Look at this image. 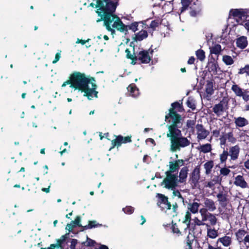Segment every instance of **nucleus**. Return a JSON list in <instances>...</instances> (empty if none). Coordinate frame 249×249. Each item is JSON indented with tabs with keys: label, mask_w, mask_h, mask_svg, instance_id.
I'll return each mask as SVG.
<instances>
[{
	"label": "nucleus",
	"mask_w": 249,
	"mask_h": 249,
	"mask_svg": "<svg viewBox=\"0 0 249 249\" xmlns=\"http://www.w3.org/2000/svg\"><path fill=\"white\" fill-rule=\"evenodd\" d=\"M96 0V13L100 17L96 20L97 22L103 20L107 30L112 31V28H115L121 32L126 33L127 27L123 24L119 17L112 14L118 5V2L112 1L111 0Z\"/></svg>",
	"instance_id": "f257e3e1"
},
{
	"label": "nucleus",
	"mask_w": 249,
	"mask_h": 249,
	"mask_svg": "<svg viewBox=\"0 0 249 249\" xmlns=\"http://www.w3.org/2000/svg\"><path fill=\"white\" fill-rule=\"evenodd\" d=\"M169 113L165 116V120L172 124L167 125V137L170 142V151L172 152L180 151L181 148L188 146L191 142L187 138L182 136L181 131L178 129L180 126V116L174 111V108L169 110Z\"/></svg>",
	"instance_id": "f03ea898"
},
{
	"label": "nucleus",
	"mask_w": 249,
	"mask_h": 249,
	"mask_svg": "<svg viewBox=\"0 0 249 249\" xmlns=\"http://www.w3.org/2000/svg\"><path fill=\"white\" fill-rule=\"evenodd\" d=\"M70 85L71 88L79 89L84 92V95L91 100L97 97L98 92L95 90L97 86L93 78H89L84 74L76 72L72 74L69 80L63 83L62 88Z\"/></svg>",
	"instance_id": "7ed1b4c3"
},
{
	"label": "nucleus",
	"mask_w": 249,
	"mask_h": 249,
	"mask_svg": "<svg viewBox=\"0 0 249 249\" xmlns=\"http://www.w3.org/2000/svg\"><path fill=\"white\" fill-rule=\"evenodd\" d=\"M165 177L160 183L161 186L166 189L173 190L179 186L177 174L165 172Z\"/></svg>",
	"instance_id": "20e7f679"
},
{
	"label": "nucleus",
	"mask_w": 249,
	"mask_h": 249,
	"mask_svg": "<svg viewBox=\"0 0 249 249\" xmlns=\"http://www.w3.org/2000/svg\"><path fill=\"white\" fill-rule=\"evenodd\" d=\"M196 129L198 142L205 139L210 134L209 130L201 124H196Z\"/></svg>",
	"instance_id": "39448f33"
},
{
	"label": "nucleus",
	"mask_w": 249,
	"mask_h": 249,
	"mask_svg": "<svg viewBox=\"0 0 249 249\" xmlns=\"http://www.w3.org/2000/svg\"><path fill=\"white\" fill-rule=\"evenodd\" d=\"M152 50H142L139 52L137 55V60L142 62H149L152 57Z\"/></svg>",
	"instance_id": "423d86ee"
},
{
	"label": "nucleus",
	"mask_w": 249,
	"mask_h": 249,
	"mask_svg": "<svg viewBox=\"0 0 249 249\" xmlns=\"http://www.w3.org/2000/svg\"><path fill=\"white\" fill-rule=\"evenodd\" d=\"M231 89L236 96L242 97L244 101L249 100V91L242 89L237 85H232Z\"/></svg>",
	"instance_id": "0eeeda50"
},
{
	"label": "nucleus",
	"mask_w": 249,
	"mask_h": 249,
	"mask_svg": "<svg viewBox=\"0 0 249 249\" xmlns=\"http://www.w3.org/2000/svg\"><path fill=\"white\" fill-rule=\"evenodd\" d=\"M222 177L218 175L213 174L211 176L210 180L206 181L204 183V187L209 188L212 189L215 188V185L221 182Z\"/></svg>",
	"instance_id": "6e6552de"
},
{
	"label": "nucleus",
	"mask_w": 249,
	"mask_h": 249,
	"mask_svg": "<svg viewBox=\"0 0 249 249\" xmlns=\"http://www.w3.org/2000/svg\"><path fill=\"white\" fill-rule=\"evenodd\" d=\"M131 141V137L129 136L123 137V136L119 135L117 136L116 138L111 141V144L112 145L109 150L110 151L115 146H120L122 143H125L129 142Z\"/></svg>",
	"instance_id": "1a4fd4ad"
},
{
	"label": "nucleus",
	"mask_w": 249,
	"mask_h": 249,
	"mask_svg": "<svg viewBox=\"0 0 249 249\" xmlns=\"http://www.w3.org/2000/svg\"><path fill=\"white\" fill-rule=\"evenodd\" d=\"M184 161L183 160H178L169 162V170L166 172L175 174L174 172L178 171L180 167L183 166Z\"/></svg>",
	"instance_id": "9d476101"
},
{
	"label": "nucleus",
	"mask_w": 249,
	"mask_h": 249,
	"mask_svg": "<svg viewBox=\"0 0 249 249\" xmlns=\"http://www.w3.org/2000/svg\"><path fill=\"white\" fill-rule=\"evenodd\" d=\"M227 104L226 102L222 100L213 106V110L217 116L219 117L223 115L226 109Z\"/></svg>",
	"instance_id": "9b49d317"
},
{
	"label": "nucleus",
	"mask_w": 249,
	"mask_h": 249,
	"mask_svg": "<svg viewBox=\"0 0 249 249\" xmlns=\"http://www.w3.org/2000/svg\"><path fill=\"white\" fill-rule=\"evenodd\" d=\"M204 208H201L200 209H204L206 212H213L216 209V205L215 202L212 199L205 198L203 202Z\"/></svg>",
	"instance_id": "f8f14e48"
},
{
	"label": "nucleus",
	"mask_w": 249,
	"mask_h": 249,
	"mask_svg": "<svg viewBox=\"0 0 249 249\" xmlns=\"http://www.w3.org/2000/svg\"><path fill=\"white\" fill-rule=\"evenodd\" d=\"M227 140L231 143H234L236 142V139L234 137L232 132L222 133L219 138L220 145H225Z\"/></svg>",
	"instance_id": "ddd939ff"
},
{
	"label": "nucleus",
	"mask_w": 249,
	"mask_h": 249,
	"mask_svg": "<svg viewBox=\"0 0 249 249\" xmlns=\"http://www.w3.org/2000/svg\"><path fill=\"white\" fill-rule=\"evenodd\" d=\"M233 183L235 186L243 189L248 187V183L245 180L243 176L241 175H238L235 178Z\"/></svg>",
	"instance_id": "4468645a"
},
{
	"label": "nucleus",
	"mask_w": 249,
	"mask_h": 249,
	"mask_svg": "<svg viewBox=\"0 0 249 249\" xmlns=\"http://www.w3.org/2000/svg\"><path fill=\"white\" fill-rule=\"evenodd\" d=\"M189 169L186 166L182 167L179 171L178 181L179 183H185L188 173Z\"/></svg>",
	"instance_id": "2eb2a0df"
},
{
	"label": "nucleus",
	"mask_w": 249,
	"mask_h": 249,
	"mask_svg": "<svg viewBox=\"0 0 249 249\" xmlns=\"http://www.w3.org/2000/svg\"><path fill=\"white\" fill-rule=\"evenodd\" d=\"M240 148L239 146L237 145L232 146L229 149V155L231 157V160H236L237 159Z\"/></svg>",
	"instance_id": "dca6fc26"
},
{
	"label": "nucleus",
	"mask_w": 249,
	"mask_h": 249,
	"mask_svg": "<svg viewBox=\"0 0 249 249\" xmlns=\"http://www.w3.org/2000/svg\"><path fill=\"white\" fill-rule=\"evenodd\" d=\"M81 217L80 216H76L74 220L72 221L70 223L67 224L66 227V229L68 230L69 231H71L76 226H81Z\"/></svg>",
	"instance_id": "f3484780"
},
{
	"label": "nucleus",
	"mask_w": 249,
	"mask_h": 249,
	"mask_svg": "<svg viewBox=\"0 0 249 249\" xmlns=\"http://www.w3.org/2000/svg\"><path fill=\"white\" fill-rule=\"evenodd\" d=\"M221 243V244L225 247L230 246L232 243L231 237L229 236H224L222 237L219 238L216 242V243Z\"/></svg>",
	"instance_id": "a211bd4d"
},
{
	"label": "nucleus",
	"mask_w": 249,
	"mask_h": 249,
	"mask_svg": "<svg viewBox=\"0 0 249 249\" xmlns=\"http://www.w3.org/2000/svg\"><path fill=\"white\" fill-rule=\"evenodd\" d=\"M199 207L200 203L196 202H193L188 204L187 209L188 211L192 213L196 214L198 213Z\"/></svg>",
	"instance_id": "6ab92c4d"
},
{
	"label": "nucleus",
	"mask_w": 249,
	"mask_h": 249,
	"mask_svg": "<svg viewBox=\"0 0 249 249\" xmlns=\"http://www.w3.org/2000/svg\"><path fill=\"white\" fill-rule=\"evenodd\" d=\"M244 14L243 9H232L230 12V15L232 16L236 20H237L238 18H241Z\"/></svg>",
	"instance_id": "aec40b11"
},
{
	"label": "nucleus",
	"mask_w": 249,
	"mask_h": 249,
	"mask_svg": "<svg viewBox=\"0 0 249 249\" xmlns=\"http://www.w3.org/2000/svg\"><path fill=\"white\" fill-rule=\"evenodd\" d=\"M127 89L130 95L133 97H137L140 94L139 89L133 84H130L127 88Z\"/></svg>",
	"instance_id": "412c9836"
},
{
	"label": "nucleus",
	"mask_w": 249,
	"mask_h": 249,
	"mask_svg": "<svg viewBox=\"0 0 249 249\" xmlns=\"http://www.w3.org/2000/svg\"><path fill=\"white\" fill-rule=\"evenodd\" d=\"M215 89L214 82L213 80H208L206 85V92L208 94H213Z\"/></svg>",
	"instance_id": "4be33fe9"
},
{
	"label": "nucleus",
	"mask_w": 249,
	"mask_h": 249,
	"mask_svg": "<svg viewBox=\"0 0 249 249\" xmlns=\"http://www.w3.org/2000/svg\"><path fill=\"white\" fill-rule=\"evenodd\" d=\"M218 201L221 206H225L228 202L227 195L223 192H220L217 195Z\"/></svg>",
	"instance_id": "5701e85b"
},
{
	"label": "nucleus",
	"mask_w": 249,
	"mask_h": 249,
	"mask_svg": "<svg viewBox=\"0 0 249 249\" xmlns=\"http://www.w3.org/2000/svg\"><path fill=\"white\" fill-rule=\"evenodd\" d=\"M200 179V169L199 167H196L192 173V181L194 184L198 183Z\"/></svg>",
	"instance_id": "b1692460"
},
{
	"label": "nucleus",
	"mask_w": 249,
	"mask_h": 249,
	"mask_svg": "<svg viewBox=\"0 0 249 249\" xmlns=\"http://www.w3.org/2000/svg\"><path fill=\"white\" fill-rule=\"evenodd\" d=\"M207 236L212 239H214L218 236V232L216 230L212 229L209 224L206 225Z\"/></svg>",
	"instance_id": "393cba45"
},
{
	"label": "nucleus",
	"mask_w": 249,
	"mask_h": 249,
	"mask_svg": "<svg viewBox=\"0 0 249 249\" xmlns=\"http://www.w3.org/2000/svg\"><path fill=\"white\" fill-rule=\"evenodd\" d=\"M126 53V57L128 59H130L132 61L137 60V56L134 53V48H131V49H126L125 51Z\"/></svg>",
	"instance_id": "a878e982"
},
{
	"label": "nucleus",
	"mask_w": 249,
	"mask_h": 249,
	"mask_svg": "<svg viewBox=\"0 0 249 249\" xmlns=\"http://www.w3.org/2000/svg\"><path fill=\"white\" fill-rule=\"evenodd\" d=\"M236 125L239 127H243L249 124L248 121L244 117H239L235 119Z\"/></svg>",
	"instance_id": "bb28decb"
},
{
	"label": "nucleus",
	"mask_w": 249,
	"mask_h": 249,
	"mask_svg": "<svg viewBox=\"0 0 249 249\" xmlns=\"http://www.w3.org/2000/svg\"><path fill=\"white\" fill-rule=\"evenodd\" d=\"M236 44L238 47L241 49L245 48L248 44L247 38L245 36H241L238 38L236 41Z\"/></svg>",
	"instance_id": "cd10ccee"
},
{
	"label": "nucleus",
	"mask_w": 249,
	"mask_h": 249,
	"mask_svg": "<svg viewBox=\"0 0 249 249\" xmlns=\"http://www.w3.org/2000/svg\"><path fill=\"white\" fill-rule=\"evenodd\" d=\"M197 149L200 152H202L203 153L210 152L212 150V146L210 143H206L200 145L199 147H197Z\"/></svg>",
	"instance_id": "c85d7f7f"
},
{
	"label": "nucleus",
	"mask_w": 249,
	"mask_h": 249,
	"mask_svg": "<svg viewBox=\"0 0 249 249\" xmlns=\"http://www.w3.org/2000/svg\"><path fill=\"white\" fill-rule=\"evenodd\" d=\"M148 34L147 31L145 30H142L138 33L135 37V40L136 41H142L143 39L146 38L147 37Z\"/></svg>",
	"instance_id": "c756f323"
},
{
	"label": "nucleus",
	"mask_w": 249,
	"mask_h": 249,
	"mask_svg": "<svg viewBox=\"0 0 249 249\" xmlns=\"http://www.w3.org/2000/svg\"><path fill=\"white\" fill-rule=\"evenodd\" d=\"M214 165L213 161L212 160H209L206 162L204 164V168L205 170L206 175H209L212 171V169Z\"/></svg>",
	"instance_id": "7c9ffc66"
},
{
	"label": "nucleus",
	"mask_w": 249,
	"mask_h": 249,
	"mask_svg": "<svg viewBox=\"0 0 249 249\" xmlns=\"http://www.w3.org/2000/svg\"><path fill=\"white\" fill-rule=\"evenodd\" d=\"M69 233L66 234L61 236V237L56 240V245L59 247V249H63V244L66 240L69 237Z\"/></svg>",
	"instance_id": "2f4dec72"
},
{
	"label": "nucleus",
	"mask_w": 249,
	"mask_h": 249,
	"mask_svg": "<svg viewBox=\"0 0 249 249\" xmlns=\"http://www.w3.org/2000/svg\"><path fill=\"white\" fill-rule=\"evenodd\" d=\"M210 49L212 54H213L215 55H217L221 51V47L219 44H215L213 46L210 47Z\"/></svg>",
	"instance_id": "473e14b6"
},
{
	"label": "nucleus",
	"mask_w": 249,
	"mask_h": 249,
	"mask_svg": "<svg viewBox=\"0 0 249 249\" xmlns=\"http://www.w3.org/2000/svg\"><path fill=\"white\" fill-rule=\"evenodd\" d=\"M247 231L245 230L240 229L239 230L235 233L237 240L241 242L244 239Z\"/></svg>",
	"instance_id": "72a5a7b5"
},
{
	"label": "nucleus",
	"mask_w": 249,
	"mask_h": 249,
	"mask_svg": "<svg viewBox=\"0 0 249 249\" xmlns=\"http://www.w3.org/2000/svg\"><path fill=\"white\" fill-rule=\"evenodd\" d=\"M173 197H177L178 198V201L180 203L184 202V198L182 196L180 192L178 190H173Z\"/></svg>",
	"instance_id": "f704fd0d"
},
{
	"label": "nucleus",
	"mask_w": 249,
	"mask_h": 249,
	"mask_svg": "<svg viewBox=\"0 0 249 249\" xmlns=\"http://www.w3.org/2000/svg\"><path fill=\"white\" fill-rule=\"evenodd\" d=\"M199 212L201 216L202 221L204 223H205L206 221L208 220L210 213L206 212L204 209H200Z\"/></svg>",
	"instance_id": "c9c22d12"
},
{
	"label": "nucleus",
	"mask_w": 249,
	"mask_h": 249,
	"mask_svg": "<svg viewBox=\"0 0 249 249\" xmlns=\"http://www.w3.org/2000/svg\"><path fill=\"white\" fill-rule=\"evenodd\" d=\"M102 226V224L98 223L96 221H89V224L85 226L84 228L86 229H89L93 228L101 227Z\"/></svg>",
	"instance_id": "e433bc0d"
},
{
	"label": "nucleus",
	"mask_w": 249,
	"mask_h": 249,
	"mask_svg": "<svg viewBox=\"0 0 249 249\" xmlns=\"http://www.w3.org/2000/svg\"><path fill=\"white\" fill-rule=\"evenodd\" d=\"M192 0H181V3L182 4V7L180 9V13H182L183 11L186 10L189 5L191 3V1Z\"/></svg>",
	"instance_id": "4c0bfd02"
},
{
	"label": "nucleus",
	"mask_w": 249,
	"mask_h": 249,
	"mask_svg": "<svg viewBox=\"0 0 249 249\" xmlns=\"http://www.w3.org/2000/svg\"><path fill=\"white\" fill-rule=\"evenodd\" d=\"M217 218L215 215L212 213H210L208 217V220L209 221L210 225L214 226L217 223Z\"/></svg>",
	"instance_id": "58836bf2"
},
{
	"label": "nucleus",
	"mask_w": 249,
	"mask_h": 249,
	"mask_svg": "<svg viewBox=\"0 0 249 249\" xmlns=\"http://www.w3.org/2000/svg\"><path fill=\"white\" fill-rule=\"evenodd\" d=\"M196 55L197 57V59L200 61H203L205 58V52L202 50H198L196 52Z\"/></svg>",
	"instance_id": "ea45409f"
},
{
	"label": "nucleus",
	"mask_w": 249,
	"mask_h": 249,
	"mask_svg": "<svg viewBox=\"0 0 249 249\" xmlns=\"http://www.w3.org/2000/svg\"><path fill=\"white\" fill-rule=\"evenodd\" d=\"M229 153L227 151L224 150L223 152L219 155L220 162L225 163L228 158Z\"/></svg>",
	"instance_id": "a19ab883"
},
{
	"label": "nucleus",
	"mask_w": 249,
	"mask_h": 249,
	"mask_svg": "<svg viewBox=\"0 0 249 249\" xmlns=\"http://www.w3.org/2000/svg\"><path fill=\"white\" fill-rule=\"evenodd\" d=\"M232 214V210L231 209L226 208L225 210L221 213L222 217L225 218H229Z\"/></svg>",
	"instance_id": "79ce46f5"
},
{
	"label": "nucleus",
	"mask_w": 249,
	"mask_h": 249,
	"mask_svg": "<svg viewBox=\"0 0 249 249\" xmlns=\"http://www.w3.org/2000/svg\"><path fill=\"white\" fill-rule=\"evenodd\" d=\"M157 197L159 199L157 202L158 206L160 205V203H166L168 201V198L162 194H158Z\"/></svg>",
	"instance_id": "37998d69"
},
{
	"label": "nucleus",
	"mask_w": 249,
	"mask_h": 249,
	"mask_svg": "<svg viewBox=\"0 0 249 249\" xmlns=\"http://www.w3.org/2000/svg\"><path fill=\"white\" fill-rule=\"evenodd\" d=\"M222 127L221 122L220 120H216L213 122V126H211V129H218L220 128V129H221Z\"/></svg>",
	"instance_id": "c03bdc74"
},
{
	"label": "nucleus",
	"mask_w": 249,
	"mask_h": 249,
	"mask_svg": "<svg viewBox=\"0 0 249 249\" xmlns=\"http://www.w3.org/2000/svg\"><path fill=\"white\" fill-rule=\"evenodd\" d=\"M191 220V212L189 211H187L186 212L185 215V219L183 221V223L186 224L188 226L190 225V222Z\"/></svg>",
	"instance_id": "a18cd8bd"
},
{
	"label": "nucleus",
	"mask_w": 249,
	"mask_h": 249,
	"mask_svg": "<svg viewBox=\"0 0 249 249\" xmlns=\"http://www.w3.org/2000/svg\"><path fill=\"white\" fill-rule=\"evenodd\" d=\"M159 206L162 210H170L171 209V205L168 202V201H167L166 203H160V205Z\"/></svg>",
	"instance_id": "49530a36"
},
{
	"label": "nucleus",
	"mask_w": 249,
	"mask_h": 249,
	"mask_svg": "<svg viewBox=\"0 0 249 249\" xmlns=\"http://www.w3.org/2000/svg\"><path fill=\"white\" fill-rule=\"evenodd\" d=\"M230 172H231V170L229 169H228V168H226V167L222 168L220 170V176H227L229 174Z\"/></svg>",
	"instance_id": "de8ad7c7"
},
{
	"label": "nucleus",
	"mask_w": 249,
	"mask_h": 249,
	"mask_svg": "<svg viewBox=\"0 0 249 249\" xmlns=\"http://www.w3.org/2000/svg\"><path fill=\"white\" fill-rule=\"evenodd\" d=\"M160 24V22L159 20H154L151 21L149 27L154 30Z\"/></svg>",
	"instance_id": "09e8293b"
},
{
	"label": "nucleus",
	"mask_w": 249,
	"mask_h": 249,
	"mask_svg": "<svg viewBox=\"0 0 249 249\" xmlns=\"http://www.w3.org/2000/svg\"><path fill=\"white\" fill-rule=\"evenodd\" d=\"M123 211L125 213L130 214L133 213L134 209L132 207L129 206L123 208Z\"/></svg>",
	"instance_id": "8fccbe9b"
},
{
	"label": "nucleus",
	"mask_w": 249,
	"mask_h": 249,
	"mask_svg": "<svg viewBox=\"0 0 249 249\" xmlns=\"http://www.w3.org/2000/svg\"><path fill=\"white\" fill-rule=\"evenodd\" d=\"M186 103L188 107H189L190 108L193 109L195 108L196 105L193 99L189 98Z\"/></svg>",
	"instance_id": "3c124183"
},
{
	"label": "nucleus",
	"mask_w": 249,
	"mask_h": 249,
	"mask_svg": "<svg viewBox=\"0 0 249 249\" xmlns=\"http://www.w3.org/2000/svg\"><path fill=\"white\" fill-rule=\"evenodd\" d=\"M246 73L249 75V65H247L245 68L241 69L239 71V74H243Z\"/></svg>",
	"instance_id": "603ef678"
},
{
	"label": "nucleus",
	"mask_w": 249,
	"mask_h": 249,
	"mask_svg": "<svg viewBox=\"0 0 249 249\" xmlns=\"http://www.w3.org/2000/svg\"><path fill=\"white\" fill-rule=\"evenodd\" d=\"M195 224L197 226H204L205 225L206 226V225H208V224H207L206 223H204L202 220H199L197 218H195L194 219Z\"/></svg>",
	"instance_id": "864d4df0"
},
{
	"label": "nucleus",
	"mask_w": 249,
	"mask_h": 249,
	"mask_svg": "<svg viewBox=\"0 0 249 249\" xmlns=\"http://www.w3.org/2000/svg\"><path fill=\"white\" fill-rule=\"evenodd\" d=\"M213 130H212V134H213V135L214 137H218L219 135H220V130L221 129H220V128H218V129H212Z\"/></svg>",
	"instance_id": "5fc2aeb1"
},
{
	"label": "nucleus",
	"mask_w": 249,
	"mask_h": 249,
	"mask_svg": "<svg viewBox=\"0 0 249 249\" xmlns=\"http://www.w3.org/2000/svg\"><path fill=\"white\" fill-rule=\"evenodd\" d=\"M223 61L224 62H233L232 58L228 55H225L223 56Z\"/></svg>",
	"instance_id": "6e6d98bb"
},
{
	"label": "nucleus",
	"mask_w": 249,
	"mask_h": 249,
	"mask_svg": "<svg viewBox=\"0 0 249 249\" xmlns=\"http://www.w3.org/2000/svg\"><path fill=\"white\" fill-rule=\"evenodd\" d=\"M137 27H138V24L137 23H132V24H131L129 26V29L130 30H131L133 32H135L138 30Z\"/></svg>",
	"instance_id": "4d7b16f0"
},
{
	"label": "nucleus",
	"mask_w": 249,
	"mask_h": 249,
	"mask_svg": "<svg viewBox=\"0 0 249 249\" xmlns=\"http://www.w3.org/2000/svg\"><path fill=\"white\" fill-rule=\"evenodd\" d=\"M77 243V241L76 239H73L71 241V244L70 246V249H75L76 245Z\"/></svg>",
	"instance_id": "13d9d810"
},
{
	"label": "nucleus",
	"mask_w": 249,
	"mask_h": 249,
	"mask_svg": "<svg viewBox=\"0 0 249 249\" xmlns=\"http://www.w3.org/2000/svg\"><path fill=\"white\" fill-rule=\"evenodd\" d=\"M89 40H90L89 39H88L87 40H82V39H80L79 38H77V40L76 41V43H81L82 45H84L86 42H89Z\"/></svg>",
	"instance_id": "bf43d9fd"
},
{
	"label": "nucleus",
	"mask_w": 249,
	"mask_h": 249,
	"mask_svg": "<svg viewBox=\"0 0 249 249\" xmlns=\"http://www.w3.org/2000/svg\"><path fill=\"white\" fill-rule=\"evenodd\" d=\"M61 57V53H57L55 54V59L53 61V62H57L58 61L60 58Z\"/></svg>",
	"instance_id": "052dcab7"
},
{
	"label": "nucleus",
	"mask_w": 249,
	"mask_h": 249,
	"mask_svg": "<svg viewBox=\"0 0 249 249\" xmlns=\"http://www.w3.org/2000/svg\"><path fill=\"white\" fill-rule=\"evenodd\" d=\"M59 247L56 244H52L49 247L47 248V249H59Z\"/></svg>",
	"instance_id": "680f3d73"
},
{
	"label": "nucleus",
	"mask_w": 249,
	"mask_h": 249,
	"mask_svg": "<svg viewBox=\"0 0 249 249\" xmlns=\"http://www.w3.org/2000/svg\"><path fill=\"white\" fill-rule=\"evenodd\" d=\"M200 11H195V10H192L190 12V15L192 17H195L197 16L198 14H199Z\"/></svg>",
	"instance_id": "e2e57ef3"
},
{
	"label": "nucleus",
	"mask_w": 249,
	"mask_h": 249,
	"mask_svg": "<svg viewBox=\"0 0 249 249\" xmlns=\"http://www.w3.org/2000/svg\"><path fill=\"white\" fill-rule=\"evenodd\" d=\"M172 230H173V231L174 233H179V230L177 227V226L176 225H174L173 226Z\"/></svg>",
	"instance_id": "0e129e2a"
},
{
	"label": "nucleus",
	"mask_w": 249,
	"mask_h": 249,
	"mask_svg": "<svg viewBox=\"0 0 249 249\" xmlns=\"http://www.w3.org/2000/svg\"><path fill=\"white\" fill-rule=\"evenodd\" d=\"M242 241L244 242L245 244L249 243V234L246 235Z\"/></svg>",
	"instance_id": "69168bd1"
},
{
	"label": "nucleus",
	"mask_w": 249,
	"mask_h": 249,
	"mask_svg": "<svg viewBox=\"0 0 249 249\" xmlns=\"http://www.w3.org/2000/svg\"><path fill=\"white\" fill-rule=\"evenodd\" d=\"M208 249H222L221 247H214L211 245H208Z\"/></svg>",
	"instance_id": "338daca9"
},
{
	"label": "nucleus",
	"mask_w": 249,
	"mask_h": 249,
	"mask_svg": "<svg viewBox=\"0 0 249 249\" xmlns=\"http://www.w3.org/2000/svg\"><path fill=\"white\" fill-rule=\"evenodd\" d=\"M244 166L246 169L249 170V160L244 162Z\"/></svg>",
	"instance_id": "774afa93"
}]
</instances>
